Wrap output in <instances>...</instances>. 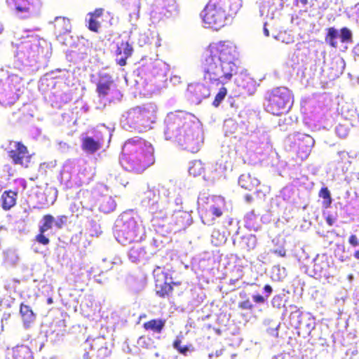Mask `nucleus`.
Returning <instances> with one entry per match:
<instances>
[{
	"mask_svg": "<svg viewBox=\"0 0 359 359\" xmlns=\"http://www.w3.org/2000/svg\"><path fill=\"white\" fill-rule=\"evenodd\" d=\"M237 55L236 46L229 41L211 43L201 61L203 78L211 84L225 85L237 74L238 67L233 60ZM227 95V89L222 86L215 96L212 105L218 107Z\"/></svg>",
	"mask_w": 359,
	"mask_h": 359,
	"instance_id": "1",
	"label": "nucleus"
},
{
	"mask_svg": "<svg viewBox=\"0 0 359 359\" xmlns=\"http://www.w3.org/2000/svg\"><path fill=\"white\" fill-rule=\"evenodd\" d=\"M121 163L132 172L141 174L155 163V149L152 144L139 137L128 139L124 143Z\"/></svg>",
	"mask_w": 359,
	"mask_h": 359,
	"instance_id": "2",
	"label": "nucleus"
},
{
	"mask_svg": "<svg viewBox=\"0 0 359 359\" xmlns=\"http://www.w3.org/2000/svg\"><path fill=\"white\" fill-rule=\"evenodd\" d=\"M191 123L189 113L177 111L171 114L165 121L164 135L166 140H174L184 149L196 153L199 150L200 141Z\"/></svg>",
	"mask_w": 359,
	"mask_h": 359,
	"instance_id": "3",
	"label": "nucleus"
},
{
	"mask_svg": "<svg viewBox=\"0 0 359 359\" xmlns=\"http://www.w3.org/2000/svg\"><path fill=\"white\" fill-rule=\"evenodd\" d=\"M241 7L240 0H209L202 12L203 22L219 29L229 18H233Z\"/></svg>",
	"mask_w": 359,
	"mask_h": 359,
	"instance_id": "4",
	"label": "nucleus"
},
{
	"mask_svg": "<svg viewBox=\"0 0 359 359\" xmlns=\"http://www.w3.org/2000/svg\"><path fill=\"white\" fill-rule=\"evenodd\" d=\"M266 102V110L268 112L275 116H281L292 107V93L286 87H277L268 93Z\"/></svg>",
	"mask_w": 359,
	"mask_h": 359,
	"instance_id": "5",
	"label": "nucleus"
},
{
	"mask_svg": "<svg viewBox=\"0 0 359 359\" xmlns=\"http://www.w3.org/2000/svg\"><path fill=\"white\" fill-rule=\"evenodd\" d=\"M7 155L13 165H18L24 168L32 165V155L29 154L27 147L20 141H10Z\"/></svg>",
	"mask_w": 359,
	"mask_h": 359,
	"instance_id": "6",
	"label": "nucleus"
},
{
	"mask_svg": "<svg viewBox=\"0 0 359 359\" xmlns=\"http://www.w3.org/2000/svg\"><path fill=\"white\" fill-rule=\"evenodd\" d=\"M142 238V229L134 218L126 221L117 233V241L122 245L138 242Z\"/></svg>",
	"mask_w": 359,
	"mask_h": 359,
	"instance_id": "7",
	"label": "nucleus"
},
{
	"mask_svg": "<svg viewBox=\"0 0 359 359\" xmlns=\"http://www.w3.org/2000/svg\"><path fill=\"white\" fill-rule=\"evenodd\" d=\"M7 5L23 18L38 15L42 6L41 0H6Z\"/></svg>",
	"mask_w": 359,
	"mask_h": 359,
	"instance_id": "8",
	"label": "nucleus"
},
{
	"mask_svg": "<svg viewBox=\"0 0 359 359\" xmlns=\"http://www.w3.org/2000/svg\"><path fill=\"white\" fill-rule=\"evenodd\" d=\"M127 120L131 124L138 126H144L148 122V128L152 122L150 111L140 107H133L128 111Z\"/></svg>",
	"mask_w": 359,
	"mask_h": 359,
	"instance_id": "9",
	"label": "nucleus"
},
{
	"mask_svg": "<svg viewBox=\"0 0 359 359\" xmlns=\"http://www.w3.org/2000/svg\"><path fill=\"white\" fill-rule=\"evenodd\" d=\"M55 222V218L50 214L44 215L42 217V224L39 226V233L36 235L34 240L43 245H47L50 239L46 236L45 232L51 229Z\"/></svg>",
	"mask_w": 359,
	"mask_h": 359,
	"instance_id": "10",
	"label": "nucleus"
},
{
	"mask_svg": "<svg viewBox=\"0 0 359 359\" xmlns=\"http://www.w3.org/2000/svg\"><path fill=\"white\" fill-rule=\"evenodd\" d=\"M297 154L301 161L306 159L310 154L314 140L311 136L304 135L298 139Z\"/></svg>",
	"mask_w": 359,
	"mask_h": 359,
	"instance_id": "11",
	"label": "nucleus"
},
{
	"mask_svg": "<svg viewBox=\"0 0 359 359\" xmlns=\"http://www.w3.org/2000/svg\"><path fill=\"white\" fill-rule=\"evenodd\" d=\"M54 34L57 37L69 34L72 31L70 19L63 16L56 17L53 22Z\"/></svg>",
	"mask_w": 359,
	"mask_h": 359,
	"instance_id": "12",
	"label": "nucleus"
},
{
	"mask_svg": "<svg viewBox=\"0 0 359 359\" xmlns=\"http://www.w3.org/2000/svg\"><path fill=\"white\" fill-rule=\"evenodd\" d=\"M133 48L128 41H121L116 49V63L120 66L127 64V59L132 55Z\"/></svg>",
	"mask_w": 359,
	"mask_h": 359,
	"instance_id": "13",
	"label": "nucleus"
},
{
	"mask_svg": "<svg viewBox=\"0 0 359 359\" xmlns=\"http://www.w3.org/2000/svg\"><path fill=\"white\" fill-rule=\"evenodd\" d=\"M20 315L25 328L29 329L36 319V314L33 311L32 308L24 303L20 304Z\"/></svg>",
	"mask_w": 359,
	"mask_h": 359,
	"instance_id": "14",
	"label": "nucleus"
},
{
	"mask_svg": "<svg viewBox=\"0 0 359 359\" xmlns=\"http://www.w3.org/2000/svg\"><path fill=\"white\" fill-rule=\"evenodd\" d=\"M104 9L102 8H97L93 11L89 12L88 15L89 16L87 22L88 29L95 33H98L101 28V22L98 19L104 15Z\"/></svg>",
	"mask_w": 359,
	"mask_h": 359,
	"instance_id": "15",
	"label": "nucleus"
},
{
	"mask_svg": "<svg viewBox=\"0 0 359 359\" xmlns=\"http://www.w3.org/2000/svg\"><path fill=\"white\" fill-rule=\"evenodd\" d=\"M114 83L111 76L108 74L100 76V80L97 83L96 91L100 97H105L111 90V87Z\"/></svg>",
	"mask_w": 359,
	"mask_h": 359,
	"instance_id": "16",
	"label": "nucleus"
},
{
	"mask_svg": "<svg viewBox=\"0 0 359 359\" xmlns=\"http://www.w3.org/2000/svg\"><path fill=\"white\" fill-rule=\"evenodd\" d=\"M18 191L13 190L4 191L0 198L1 206L5 211L10 210L16 205Z\"/></svg>",
	"mask_w": 359,
	"mask_h": 359,
	"instance_id": "17",
	"label": "nucleus"
},
{
	"mask_svg": "<svg viewBox=\"0 0 359 359\" xmlns=\"http://www.w3.org/2000/svg\"><path fill=\"white\" fill-rule=\"evenodd\" d=\"M330 268L327 257L325 255H318L313 260V271L316 276H325Z\"/></svg>",
	"mask_w": 359,
	"mask_h": 359,
	"instance_id": "18",
	"label": "nucleus"
},
{
	"mask_svg": "<svg viewBox=\"0 0 359 359\" xmlns=\"http://www.w3.org/2000/svg\"><path fill=\"white\" fill-rule=\"evenodd\" d=\"M238 184L242 188L246 190L254 191L256 190L260 182L254 175L250 173H244L239 177Z\"/></svg>",
	"mask_w": 359,
	"mask_h": 359,
	"instance_id": "19",
	"label": "nucleus"
},
{
	"mask_svg": "<svg viewBox=\"0 0 359 359\" xmlns=\"http://www.w3.org/2000/svg\"><path fill=\"white\" fill-rule=\"evenodd\" d=\"M101 147L102 142L98 140L93 139L92 137L86 136L81 140V149L87 154H95Z\"/></svg>",
	"mask_w": 359,
	"mask_h": 359,
	"instance_id": "20",
	"label": "nucleus"
},
{
	"mask_svg": "<svg viewBox=\"0 0 359 359\" xmlns=\"http://www.w3.org/2000/svg\"><path fill=\"white\" fill-rule=\"evenodd\" d=\"M165 320L161 318L151 319L144 323L142 327L147 331H151L154 333L160 334L165 325Z\"/></svg>",
	"mask_w": 359,
	"mask_h": 359,
	"instance_id": "21",
	"label": "nucleus"
},
{
	"mask_svg": "<svg viewBox=\"0 0 359 359\" xmlns=\"http://www.w3.org/2000/svg\"><path fill=\"white\" fill-rule=\"evenodd\" d=\"M12 353L13 359H33L31 349L25 345L14 347Z\"/></svg>",
	"mask_w": 359,
	"mask_h": 359,
	"instance_id": "22",
	"label": "nucleus"
},
{
	"mask_svg": "<svg viewBox=\"0 0 359 359\" xmlns=\"http://www.w3.org/2000/svg\"><path fill=\"white\" fill-rule=\"evenodd\" d=\"M156 294L161 298H168L172 293V285L169 283H163V284H156Z\"/></svg>",
	"mask_w": 359,
	"mask_h": 359,
	"instance_id": "23",
	"label": "nucleus"
},
{
	"mask_svg": "<svg viewBox=\"0 0 359 359\" xmlns=\"http://www.w3.org/2000/svg\"><path fill=\"white\" fill-rule=\"evenodd\" d=\"M146 255V251L140 245H134L129 250V258L133 262H139Z\"/></svg>",
	"mask_w": 359,
	"mask_h": 359,
	"instance_id": "24",
	"label": "nucleus"
},
{
	"mask_svg": "<svg viewBox=\"0 0 359 359\" xmlns=\"http://www.w3.org/2000/svg\"><path fill=\"white\" fill-rule=\"evenodd\" d=\"M189 172L194 177L200 176L205 172L204 164L200 160H195L189 168Z\"/></svg>",
	"mask_w": 359,
	"mask_h": 359,
	"instance_id": "25",
	"label": "nucleus"
},
{
	"mask_svg": "<svg viewBox=\"0 0 359 359\" xmlns=\"http://www.w3.org/2000/svg\"><path fill=\"white\" fill-rule=\"evenodd\" d=\"M338 36V31L334 27H329L327 29V34L325 40L330 46L337 48V42L336 39Z\"/></svg>",
	"mask_w": 359,
	"mask_h": 359,
	"instance_id": "26",
	"label": "nucleus"
},
{
	"mask_svg": "<svg viewBox=\"0 0 359 359\" xmlns=\"http://www.w3.org/2000/svg\"><path fill=\"white\" fill-rule=\"evenodd\" d=\"M319 196L323 198V205L325 208L330 207L332 199L330 195V192L327 187H322L319 191Z\"/></svg>",
	"mask_w": 359,
	"mask_h": 359,
	"instance_id": "27",
	"label": "nucleus"
},
{
	"mask_svg": "<svg viewBox=\"0 0 359 359\" xmlns=\"http://www.w3.org/2000/svg\"><path fill=\"white\" fill-rule=\"evenodd\" d=\"M176 218V224L181 228H186L187 225L189 224L190 221V215H189L186 212H180L175 217Z\"/></svg>",
	"mask_w": 359,
	"mask_h": 359,
	"instance_id": "28",
	"label": "nucleus"
},
{
	"mask_svg": "<svg viewBox=\"0 0 359 359\" xmlns=\"http://www.w3.org/2000/svg\"><path fill=\"white\" fill-rule=\"evenodd\" d=\"M182 340L180 338H176L172 344L174 348H175L180 353L186 355L187 352L190 350L191 345L182 346Z\"/></svg>",
	"mask_w": 359,
	"mask_h": 359,
	"instance_id": "29",
	"label": "nucleus"
},
{
	"mask_svg": "<svg viewBox=\"0 0 359 359\" xmlns=\"http://www.w3.org/2000/svg\"><path fill=\"white\" fill-rule=\"evenodd\" d=\"M299 328H306V332L308 334H310L312 330L315 328V321L313 318H309L306 323H304L302 320H299Z\"/></svg>",
	"mask_w": 359,
	"mask_h": 359,
	"instance_id": "30",
	"label": "nucleus"
},
{
	"mask_svg": "<svg viewBox=\"0 0 359 359\" xmlns=\"http://www.w3.org/2000/svg\"><path fill=\"white\" fill-rule=\"evenodd\" d=\"M340 39L341 42L351 41L352 39L351 32L347 27H343L340 30Z\"/></svg>",
	"mask_w": 359,
	"mask_h": 359,
	"instance_id": "31",
	"label": "nucleus"
},
{
	"mask_svg": "<svg viewBox=\"0 0 359 359\" xmlns=\"http://www.w3.org/2000/svg\"><path fill=\"white\" fill-rule=\"evenodd\" d=\"M238 306L241 309L248 310L250 311H252L254 309V305L249 298H247L245 300L240 302L238 304Z\"/></svg>",
	"mask_w": 359,
	"mask_h": 359,
	"instance_id": "32",
	"label": "nucleus"
},
{
	"mask_svg": "<svg viewBox=\"0 0 359 359\" xmlns=\"http://www.w3.org/2000/svg\"><path fill=\"white\" fill-rule=\"evenodd\" d=\"M67 217L66 215H60L57 217V221L55 220V226L57 229H62L67 223Z\"/></svg>",
	"mask_w": 359,
	"mask_h": 359,
	"instance_id": "33",
	"label": "nucleus"
},
{
	"mask_svg": "<svg viewBox=\"0 0 359 359\" xmlns=\"http://www.w3.org/2000/svg\"><path fill=\"white\" fill-rule=\"evenodd\" d=\"M348 243L353 247H357L359 245V240H358V237L356 236V235H355V234H351L348 237Z\"/></svg>",
	"mask_w": 359,
	"mask_h": 359,
	"instance_id": "34",
	"label": "nucleus"
},
{
	"mask_svg": "<svg viewBox=\"0 0 359 359\" xmlns=\"http://www.w3.org/2000/svg\"><path fill=\"white\" fill-rule=\"evenodd\" d=\"M210 210H211L212 214L217 217H221L223 214L222 209L219 207L213 206V207H211Z\"/></svg>",
	"mask_w": 359,
	"mask_h": 359,
	"instance_id": "35",
	"label": "nucleus"
},
{
	"mask_svg": "<svg viewBox=\"0 0 359 359\" xmlns=\"http://www.w3.org/2000/svg\"><path fill=\"white\" fill-rule=\"evenodd\" d=\"M252 299L256 304H263L265 302V298L259 294H254Z\"/></svg>",
	"mask_w": 359,
	"mask_h": 359,
	"instance_id": "36",
	"label": "nucleus"
},
{
	"mask_svg": "<svg viewBox=\"0 0 359 359\" xmlns=\"http://www.w3.org/2000/svg\"><path fill=\"white\" fill-rule=\"evenodd\" d=\"M248 241L249 243H251L252 244V248H254L255 245H256V239H255V237L254 236H250L249 237L246 238Z\"/></svg>",
	"mask_w": 359,
	"mask_h": 359,
	"instance_id": "37",
	"label": "nucleus"
},
{
	"mask_svg": "<svg viewBox=\"0 0 359 359\" xmlns=\"http://www.w3.org/2000/svg\"><path fill=\"white\" fill-rule=\"evenodd\" d=\"M325 220L329 226H332L334 223V219L331 215L327 216Z\"/></svg>",
	"mask_w": 359,
	"mask_h": 359,
	"instance_id": "38",
	"label": "nucleus"
},
{
	"mask_svg": "<svg viewBox=\"0 0 359 359\" xmlns=\"http://www.w3.org/2000/svg\"><path fill=\"white\" fill-rule=\"evenodd\" d=\"M274 253L278 255L280 257H285L286 255V251L284 249H281L279 250H276L274 251Z\"/></svg>",
	"mask_w": 359,
	"mask_h": 359,
	"instance_id": "39",
	"label": "nucleus"
},
{
	"mask_svg": "<svg viewBox=\"0 0 359 359\" xmlns=\"http://www.w3.org/2000/svg\"><path fill=\"white\" fill-rule=\"evenodd\" d=\"M264 290L265 292H266L269 294H270L272 292V287L269 285H266L264 287Z\"/></svg>",
	"mask_w": 359,
	"mask_h": 359,
	"instance_id": "40",
	"label": "nucleus"
},
{
	"mask_svg": "<svg viewBox=\"0 0 359 359\" xmlns=\"http://www.w3.org/2000/svg\"><path fill=\"white\" fill-rule=\"evenodd\" d=\"M305 45L304 43H298L297 45V50H302L305 48Z\"/></svg>",
	"mask_w": 359,
	"mask_h": 359,
	"instance_id": "41",
	"label": "nucleus"
},
{
	"mask_svg": "<svg viewBox=\"0 0 359 359\" xmlns=\"http://www.w3.org/2000/svg\"><path fill=\"white\" fill-rule=\"evenodd\" d=\"M297 2H299L303 6H306L308 4V0H297Z\"/></svg>",
	"mask_w": 359,
	"mask_h": 359,
	"instance_id": "42",
	"label": "nucleus"
},
{
	"mask_svg": "<svg viewBox=\"0 0 359 359\" xmlns=\"http://www.w3.org/2000/svg\"><path fill=\"white\" fill-rule=\"evenodd\" d=\"M353 256L356 259L359 260V250L354 252Z\"/></svg>",
	"mask_w": 359,
	"mask_h": 359,
	"instance_id": "43",
	"label": "nucleus"
},
{
	"mask_svg": "<svg viewBox=\"0 0 359 359\" xmlns=\"http://www.w3.org/2000/svg\"><path fill=\"white\" fill-rule=\"evenodd\" d=\"M170 283L172 285V287L174 286H177V285H181V282H180V281H176V282L172 281V282H171Z\"/></svg>",
	"mask_w": 359,
	"mask_h": 359,
	"instance_id": "44",
	"label": "nucleus"
},
{
	"mask_svg": "<svg viewBox=\"0 0 359 359\" xmlns=\"http://www.w3.org/2000/svg\"><path fill=\"white\" fill-rule=\"evenodd\" d=\"M264 34H265V35H266V36H269V30H268L267 29H266V28H265V29H264Z\"/></svg>",
	"mask_w": 359,
	"mask_h": 359,
	"instance_id": "45",
	"label": "nucleus"
},
{
	"mask_svg": "<svg viewBox=\"0 0 359 359\" xmlns=\"http://www.w3.org/2000/svg\"><path fill=\"white\" fill-rule=\"evenodd\" d=\"M222 354V350H220L219 351H216V355L218 356V355H220Z\"/></svg>",
	"mask_w": 359,
	"mask_h": 359,
	"instance_id": "46",
	"label": "nucleus"
},
{
	"mask_svg": "<svg viewBox=\"0 0 359 359\" xmlns=\"http://www.w3.org/2000/svg\"><path fill=\"white\" fill-rule=\"evenodd\" d=\"M47 302H48V304H52V303H53V299H52V298H50H50H48V299H47Z\"/></svg>",
	"mask_w": 359,
	"mask_h": 359,
	"instance_id": "47",
	"label": "nucleus"
},
{
	"mask_svg": "<svg viewBox=\"0 0 359 359\" xmlns=\"http://www.w3.org/2000/svg\"><path fill=\"white\" fill-rule=\"evenodd\" d=\"M235 283H236V280H230L231 284H235Z\"/></svg>",
	"mask_w": 359,
	"mask_h": 359,
	"instance_id": "48",
	"label": "nucleus"
},
{
	"mask_svg": "<svg viewBox=\"0 0 359 359\" xmlns=\"http://www.w3.org/2000/svg\"><path fill=\"white\" fill-rule=\"evenodd\" d=\"M159 269V266H157V269H156L154 271V276H156V273L157 272V269Z\"/></svg>",
	"mask_w": 359,
	"mask_h": 359,
	"instance_id": "49",
	"label": "nucleus"
},
{
	"mask_svg": "<svg viewBox=\"0 0 359 359\" xmlns=\"http://www.w3.org/2000/svg\"><path fill=\"white\" fill-rule=\"evenodd\" d=\"M296 313H298V316H300L302 315V313L299 312V311H297Z\"/></svg>",
	"mask_w": 359,
	"mask_h": 359,
	"instance_id": "50",
	"label": "nucleus"
}]
</instances>
